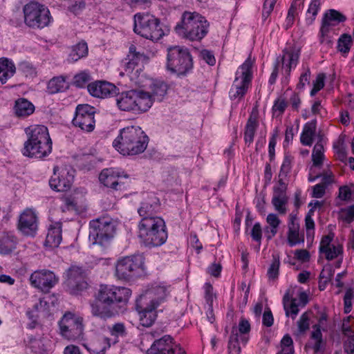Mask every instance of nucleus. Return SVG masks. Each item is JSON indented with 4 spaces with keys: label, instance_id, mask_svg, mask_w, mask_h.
I'll list each match as a JSON object with an SVG mask.
<instances>
[{
    "label": "nucleus",
    "instance_id": "nucleus-1",
    "mask_svg": "<svg viewBox=\"0 0 354 354\" xmlns=\"http://www.w3.org/2000/svg\"><path fill=\"white\" fill-rule=\"evenodd\" d=\"M24 132L27 138L21 149L24 156L43 159L51 153L53 142L46 126L31 124L24 129Z\"/></svg>",
    "mask_w": 354,
    "mask_h": 354
},
{
    "label": "nucleus",
    "instance_id": "nucleus-2",
    "mask_svg": "<svg viewBox=\"0 0 354 354\" xmlns=\"http://www.w3.org/2000/svg\"><path fill=\"white\" fill-rule=\"evenodd\" d=\"M148 142V136L140 127L129 126L120 131L113 147L123 156H135L143 153Z\"/></svg>",
    "mask_w": 354,
    "mask_h": 354
},
{
    "label": "nucleus",
    "instance_id": "nucleus-3",
    "mask_svg": "<svg viewBox=\"0 0 354 354\" xmlns=\"http://www.w3.org/2000/svg\"><path fill=\"white\" fill-rule=\"evenodd\" d=\"M175 29L184 38L190 41H199L207 34L209 23L199 13L185 11Z\"/></svg>",
    "mask_w": 354,
    "mask_h": 354
},
{
    "label": "nucleus",
    "instance_id": "nucleus-4",
    "mask_svg": "<svg viewBox=\"0 0 354 354\" xmlns=\"http://www.w3.org/2000/svg\"><path fill=\"white\" fill-rule=\"evenodd\" d=\"M138 237L147 246L162 245L167 239L164 220L159 216L142 218L138 224Z\"/></svg>",
    "mask_w": 354,
    "mask_h": 354
},
{
    "label": "nucleus",
    "instance_id": "nucleus-5",
    "mask_svg": "<svg viewBox=\"0 0 354 354\" xmlns=\"http://www.w3.org/2000/svg\"><path fill=\"white\" fill-rule=\"evenodd\" d=\"M118 220L104 214L89 223V239L93 244L106 246L114 237Z\"/></svg>",
    "mask_w": 354,
    "mask_h": 354
},
{
    "label": "nucleus",
    "instance_id": "nucleus-6",
    "mask_svg": "<svg viewBox=\"0 0 354 354\" xmlns=\"http://www.w3.org/2000/svg\"><path fill=\"white\" fill-rule=\"evenodd\" d=\"M116 104L119 109L142 113L150 109V97L142 92V88L132 89L116 95Z\"/></svg>",
    "mask_w": 354,
    "mask_h": 354
},
{
    "label": "nucleus",
    "instance_id": "nucleus-7",
    "mask_svg": "<svg viewBox=\"0 0 354 354\" xmlns=\"http://www.w3.org/2000/svg\"><path fill=\"white\" fill-rule=\"evenodd\" d=\"M133 30L141 37L151 41H158L165 35L160 20L148 13H137L134 15Z\"/></svg>",
    "mask_w": 354,
    "mask_h": 354
},
{
    "label": "nucleus",
    "instance_id": "nucleus-8",
    "mask_svg": "<svg viewBox=\"0 0 354 354\" xmlns=\"http://www.w3.org/2000/svg\"><path fill=\"white\" fill-rule=\"evenodd\" d=\"M23 12L25 24L32 28H44L52 21L48 8L36 1L26 4Z\"/></svg>",
    "mask_w": 354,
    "mask_h": 354
},
{
    "label": "nucleus",
    "instance_id": "nucleus-9",
    "mask_svg": "<svg viewBox=\"0 0 354 354\" xmlns=\"http://www.w3.org/2000/svg\"><path fill=\"white\" fill-rule=\"evenodd\" d=\"M167 67L178 75H185L192 68V59L188 50L174 46L167 48Z\"/></svg>",
    "mask_w": 354,
    "mask_h": 354
},
{
    "label": "nucleus",
    "instance_id": "nucleus-10",
    "mask_svg": "<svg viewBox=\"0 0 354 354\" xmlns=\"http://www.w3.org/2000/svg\"><path fill=\"white\" fill-rule=\"evenodd\" d=\"M253 62L248 58L237 69L234 82L229 92L231 100H240L246 93L252 77Z\"/></svg>",
    "mask_w": 354,
    "mask_h": 354
},
{
    "label": "nucleus",
    "instance_id": "nucleus-11",
    "mask_svg": "<svg viewBox=\"0 0 354 354\" xmlns=\"http://www.w3.org/2000/svg\"><path fill=\"white\" fill-rule=\"evenodd\" d=\"M61 335L68 340H76L84 333L83 318L75 313H66L59 322Z\"/></svg>",
    "mask_w": 354,
    "mask_h": 354
},
{
    "label": "nucleus",
    "instance_id": "nucleus-12",
    "mask_svg": "<svg viewBox=\"0 0 354 354\" xmlns=\"http://www.w3.org/2000/svg\"><path fill=\"white\" fill-rule=\"evenodd\" d=\"M144 264L141 255H133L119 259L115 264V275L120 279L129 280L134 277Z\"/></svg>",
    "mask_w": 354,
    "mask_h": 354
},
{
    "label": "nucleus",
    "instance_id": "nucleus-13",
    "mask_svg": "<svg viewBox=\"0 0 354 354\" xmlns=\"http://www.w3.org/2000/svg\"><path fill=\"white\" fill-rule=\"evenodd\" d=\"M131 294V291L128 288L101 285L97 299L104 304L111 305L115 302H126Z\"/></svg>",
    "mask_w": 354,
    "mask_h": 354
},
{
    "label": "nucleus",
    "instance_id": "nucleus-14",
    "mask_svg": "<svg viewBox=\"0 0 354 354\" xmlns=\"http://www.w3.org/2000/svg\"><path fill=\"white\" fill-rule=\"evenodd\" d=\"M29 281L34 288L48 293L57 283L58 277L53 272L44 269L33 272L29 277Z\"/></svg>",
    "mask_w": 354,
    "mask_h": 354
},
{
    "label": "nucleus",
    "instance_id": "nucleus-15",
    "mask_svg": "<svg viewBox=\"0 0 354 354\" xmlns=\"http://www.w3.org/2000/svg\"><path fill=\"white\" fill-rule=\"evenodd\" d=\"M54 173L49 180L51 189L57 192H66L71 187L74 178V171L67 167H54Z\"/></svg>",
    "mask_w": 354,
    "mask_h": 354
},
{
    "label": "nucleus",
    "instance_id": "nucleus-16",
    "mask_svg": "<svg viewBox=\"0 0 354 354\" xmlns=\"http://www.w3.org/2000/svg\"><path fill=\"white\" fill-rule=\"evenodd\" d=\"M94 108L88 104L78 105L73 120L74 126L86 132H91L95 128Z\"/></svg>",
    "mask_w": 354,
    "mask_h": 354
},
{
    "label": "nucleus",
    "instance_id": "nucleus-17",
    "mask_svg": "<svg viewBox=\"0 0 354 354\" xmlns=\"http://www.w3.org/2000/svg\"><path fill=\"white\" fill-rule=\"evenodd\" d=\"M128 176L118 168H107L103 169L99 176V180L105 187L114 190H122L126 188L124 179Z\"/></svg>",
    "mask_w": 354,
    "mask_h": 354
},
{
    "label": "nucleus",
    "instance_id": "nucleus-18",
    "mask_svg": "<svg viewBox=\"0 0 354 354\" xmlns=\"http://www.w3.org/2000/svg\"><path fill=\"white\" fill-rule=\"evenodd\" d=\"M67 277L66 283L70 294L79 295L87 288L88 283L84 279L85 273L81 267L71 266L67 271Z\"/></svg>",
    "mask_w": 354,
    "mask_h": 354
},
{
    "label": "nucleus",
    "instance_id": "nucleus-19",
    "mask_svg": "<svg viewBox=\"0 0 354 354\" xmlns=\"http://www.w3.org/2000/svg\"><path fill=\"white\" fill-rule=\"evenodd\" d=\"M147 354H186L185 351L179 344L173 341L169 335L154 341L147 350Z\"/></svg>",
    "mask_w": 354,
    "mask_h": 354
},
{
    "label": "nucleus",
    "instance_id": "nucleus-20",
    "mask_svg": "<svg viewBox=\"0 0 354 354\" xmlns=\"http://www.w3.org/2000/svg\"><path fill=\"white\" fill-rule=\"evenodd\" d=\"M319 250L322 257L330 261L342 255L343 246L337 240H334V234L329 233L322 236Z\"/></svg>",
    "mask_w": 354,
    "mask_h": 354
},
{
    "label": "nucleus",
    "instance_id": "nucleus-21",
    "mask_svg": "<svg viewBox=\"0 0 354 354\" xmlns=\"http://www.w3.org/2000/svg\"><path fill=\"white\" fill-rule=\"evenodd\" d=\"M102 332L93 331L88 342L83 344L91 354H105L112 346L109 337Z\"/></svg>",
    "mask_w": 354,
    "mask_h": 354
},
{
    "label": "nucleus",
    "instance_id": "nucleus-22",
    "mask_svg": "<svg viewBox=\"0 0 354 354\" xmlns=\"http://www.w3.org/2000/svg\"><path fill=\"white\" fill-rule=\"evenodd\" d=\"M286 189L287 186L282 178H280L277 185L273 187L271 203L275 211L281 215H284L287 212L288 197L286 194Z\"/></svg>",
    "mask_w": 354,
    "mask_h": 354
},
{
    "label": "nucleus",
    "instance_id": "nucleus-23",
    "mask_svg": "<svg viewBox=\"0 0 354 354\" xmlns=\"http://www.w3.org/2000/svg\"><path fill=\"white\" fill-rule=\"evenodd\" d=\"M19 230L26 236H33L37 230V216L32 209H25L19 216Z\"/></svg>",
    "mask_w": 354,
    "mask_h": 354
},
{
    "label": "nucleus",
    "instance_id": "nucleus-24",
    "mask_svg": "<svg viewBox=\"0 0 354 354\" xmlns=\"http://www.w3.org/2000/svg\"><path fill=\"white\" fill-rule=\"evenodd\" d=\"M167 295V289L165 286L156 285L147 289L139 299L145 304H151L155 308L165 300Z\"/></svg>",
    "mask_w": 354,
    "mask_h": 354
},
{
    "label": "nucleus",
    "instance_id": "nucleus-25",
    "mask_svg": "<svg viewBox=\"0 0 354 354\" xmlns=\"http://www.w3.org/2000/svg\"><path fill=\"white\" fill-rule=\"evenodd\" d=\"M87 88L89 93L95 97H110L118 93L117 87L107 82H95L88 84Z\"/></svg>",
    "mask_w": 354,
    "mask_h": 354
},
{
    "label": "nucleus",
    "instance_id": "nucleus-26",
    "mask_svg": "<svg viewBox=\"0 0 354 354\" xmlns=\"http://www.w3.org/2000/svg\"><path fill=\"white\" fill-rule=\"evenodd\" d=\"M136 308L138 312L140 324L145 327H150L156 319L157 308L151 304H145L140 299H138Z\"/></svg>",
    "mask_w": 354,
    "mask_h": 354
},
{
    "label": "nucleus",
    "instance_id": "nucleus-27",
    "mask_svg": "<svg viewBox=\"0 0 354 354\" xmlns=\"http://www.w3.org/2000/svg\"><path fill=\"white\" fill-rule=\"evenodd\" d=\"M168 86L161 81H150L147 90L142 89V92L147 94L151 100L150 108L154 101L161 102L167 94Z\"/></svg>",
    "mask_w": 354,
    "mask_h": 354
},
{
    "label": "nucleus",
    "instance_id": "nucleus-28",
    "mask_svg": "<svg viewBox=\"0 0 354 354\" xmlns=\"http://www.w3.org/2000/svg\"><path fill=\"white\" fill-rule=\"evenodd\" d=\"M160 207V202L158 198L154 194H148L144 198L143 201L138 212L140 216L153 217L152 214L156 212Z\"/></svg>",
    "mask_w": 354,
    "mask_h": 354
},
{
    "label": "nucleus",
    "instance_id": "nucleus-29",
    "mask_svg": "<svg viewBox=\"0 0 354 354\" xmlns=\"http://www.w3.org/2000/svg\"><path fill=\"white\" fill-rule=\"evenodd\" d=\"M18 244L17 236L11 232H0V254L6 256L11 254Z\"/></svg>",
    "mask_w": 354,
    "mask_h": 354
},
{
    "label": "nucleus",
    "instance_id": "nucleus-30",
    "mask_svg": "<svg viewBox=\"0 0 354 354\" xmlns=\"http://www.w3.org/2000/svg\"><path fill=\"white\" fill-rule=\"evenodd\" d=\"M283 53L281 58L282 68L287 74H290L291 70L297 65L299 50L295 47H290L283 50Z\"/></svg>",
    "mask_w": 354,
    "mask_h": 354
},
{
    "label": "nucleus",
    "instance_id": "nucleus-31",
    "mask_svg": "<svg viewBox=\"0 0 354 354\" xmlns=\"http://www.w3.org/2000/svg\"><path fill=\"white\" fill-rule=\"evenodd\" d=\"M128 62L124 65L125 72L131 73L135 66L138 65L140 62H144L147 60V57L140 51H138L134 45H131L128 55Z\"/></svg>",
    "mask_w": 354,
    "mask_h": 354
},
{
    "label": "nucleus",
    "instance_id": "nucleus-32",
    "mask_svg": "<svg viewBox=\"0 0 354 354\" xmlns=\"http://www.w3.org/2000/svg\"><path fill=\"white\" fill-rule=\"evenodd\" d=\"M35 110V105L26 98H19L15 102L14 113L18 118H26L31 115Z\"/></svg>",
    "mask_w": 354,
    "mask_h": 354
},
{
    "label": "nucleus",
    "instance_id": "nucleus-33",
    "mask_svg": "<svg viewBox=\"0 0 354 354\" xmlns=\"http://www.w3.org/2000/svg\"><path fill=\"white\" fill-rule=\"evenodd\" d=\"M62 240L61 224L55 223L48 228L44 245L50 248H57Z\"/></svg>",
    "mask_w": 354,
    "mask_h": 354
},
{
    "label": "nucleus",
    "instance_id": "nucleus-34",
    "mask_svg": "<svg viewBox=\"0 0 354 354\" xmlns=\"http://www.w3.org/2000/svg\"><path fill=\"white\" fill-rule=\"evenodd\" d=\"M16 73V67L14 62L7 58H0V82L6 84Z\"/></svg>",
    "mask_w": 354,
    "mask_h": 354
},
{
    "label": "nucleus",
    "instance_id": "nucleus-35",
    "mask_svg": "<svg viewBox=\"0 0 354 354\" xmlns=\"http://www.w3.org/2000/svg\"><path fill=\"white\" fill-rule=\"evenodd\" d=\"M345 20L346 17L341 12L334 9H330L324 12L322 23L335 28L337 26Z\"/></svg>",
    "mask_w": 354,
    "mask_h": 354
},
{
    "label": "nucleus",
    "instance_id": "nucleus-36",
    "mask_svg": "<svg viewBox=\"0 0 354 354\" xmlns=\"http://www.w3.org/2000/svg\"><path fill=\"white\" fill-rule=\"evenodd\" d=\"M316 128L315 120H311L304 124L300 136V141L303 145H312L316 133Z\"/></svg>",
    "mask_w": 354,
    "mask_h": 354
},
{
    "label": "nucleus",
    "instance_id": "nucleus-37",
    "mask_svg": "<svg viewBox=\"0 0 354 354\" xmlns=\"http://www.w3.org/2000/svg\"><path fill=\"white\" fill-rule=\"evenodd\" d=\"M259 127L257 118L250 115L245 127L244 141L247 145H250L253 141L256 131Z\"/></svg>",
    "mask_w": 354,
    "mask_h": 354
},
{
    "label": "nucleus",
    "instance_id": "nucleus-38",
    "mask_svg": "<svg viewBox=\"0 0 354 354\" xmlns=\"http://www.w3.org/2000/svg\"><path fill=\"white\" fill-rule=\"evenodd\" d=\"M102 331L107 330L111 335V337H109V340L112 345L117 344L119 342L120 337L126 336V328L122 323H116L112 326H104L102 328Z\"/></svg>",
    "mask_w": 354,
    "mask_h": 354
},
{
    "label": "nucleus",
    "instance_id": "nucleus-39",
    "mask_svg": "<svg viewBox=\"0 0 354 354\" xmlns=\"http://www.w3.org/2000/svg\"><path fill=\"white\" fill-rule=\"evenodd\" d=\"M283 307L286 315L291 317L295 319L299 311V304L297 298H290L288 293H286L283 298Z\"/></svg>",
    "mask_w": 354,
    "mask_h": 354
},
{
    "label": "nucleus",
    "instance_id": "nucleus-40",
    "mask_svg": "<svg viewBox=\"0 0 354 354\" xmlns=\"http://www.w3.org/2000/svg\"><path fill=\"white\" fill-rule=\"evenodd\" d=\"M266 222L269 227L265 229V234L268 239H271L277 233L278 227L281 224V220L277 214L270 213L267 216Z\"/></svg>",
    "mask_w": 354,
    "mask_h": 354
},
{
    "label": "nucleus",
    "instance_id": "nucleus-41",
    "mask_svg": "<svg viewBox=\"0 0 354 354\" xmlns=\"http://www.w3.org/2000/svg\"><path fill=\"white\" fill-rule=\"evenodd\" d=\"M68 87L66 79L63 76H58L52 78L48 84L47 89L51 94L63 92Z\"/></svg>",
    "mask_w": 354,
    "mask_h": 354
},
{
    "label": "nucleus",
    "instance_id": "nucleus-42",
    "mask_svg": "<svg viewBox=\"0 0 354 354\" xmlns=\"http://www.w3.org/2000/svg\"><path fill=\"white\" fill-rule=\"evenodd\" d=\"M336 30L335 28L330 27L322 23L319 30V42L321 44L330 46L334 40V37L336 35Z\"/></svg>",
    "mask_w": 354,
    "mask_h": 354
},
{
    "label": "nucleus",
    "instance_id": "nucleus-43",
    "mask_svg": "<svg viewBox=\"0 0 354 354\" xmlns=\"http://www.w3.org/2000/svg\"><path fill=\"white\" fill-rule=\"evenodd\" d=\"M88 46L84 41H81L72 47L71 52L68 55V59L75 62L85 57L88 55Z\"/></svg>",
    "mask_w": 354,
    "mask_h": 354
},
{
    "label": "nucleus",
    "instance_id": "nucleus-44",
    "mask_svg": "<svg viewBox=\"0 0 354 354\" xmlns=\"http://www.w3.org/2000/svg\"><path fill=\"white\" fill-rule=\"evenodd\" d=\"M48 340L44 337H31L28 347L34 354H44L47 350Z\"/></svg>",
    "mask_w": 354,
    "mask_h": 354
},
{
    "label": "nucleus",
    "instance_id": "nucleus-45",
    "mask_svg": "<svg viewBox=\"0 0 354 354\" xmlns=\"http://www.w3.org/2000/svg\"><path fill=\"white\" fill-rule=\"evenodd\" d=\"M325 158L324 146L322 141L317 142L313 149L312 153V160L313 166L310 168V171L315 167H319L323 165L324 160Z\"/></svg>",
    "mask_w": 354,
    "mask_h": 354
},
{
    "label": "nucleus",
    "instance_id": "nucleus-46",
    "mask_svg": "<svg viewBox=\"0 0 354 354\" xmlns=\"http://www.w3.org/2000/svg\"><path fill=\"white\" fill-rule=\"evenodd\" d=\"M91 313L94 316H97L103 319L110 318L118 313V311L112 308L106 306H100L99 305L92 304Z\"/></svg>",
    "mask_w": 354,
    "mask_h": 354
},
{
    "label": "nucleus",
    "instance_id": "nucleus-47",
    "mask_svg": "<svg viewBox=\"0 0 354 354\" xmlns=\"http://www.w3.org/2000/svg\"><path fill=\"white\" fill-rule=\"evenodd\" d=\"M240 337L237 333L236 328H232V333L230 336L228 342V353L229 354H240L241 346L239 345Z\"/></svg>",
    "mask_w": 354,
    "mask_h": 354
},
{
    "label": "nucleus",
    "instance_id": "nucleus-48",
    "mask_svg": "<svg viewBox=\"0 0 354 354\" xmlns=\"http://www.w3.org/2000/svg\"><path fill=\"white\" fill-rule=\"evenodd\" d=\"M321 0H311L306 12V21L312 24L320 9Z\"/></svg>",
    "mask_w": 354,
    "mask_h": 354
},
{
    "label": "nucleus",
    "instance_id": "nucleus-49",
    "mask_svg": "<svg viewBox=\"0 0 354 354\" xmlns=\"http://www.w3.org/2000/svg\"><path fill=\"white\" fill-rule=\"evenodd\" d=\"M322 329L317 326H313V330L311 332V339L314 341L313 350L315 353H318L321 351L323 346V338H322Z\"/></svg>",
    "mask_w": 354,
    "mask_h": 354
},
{
    "label": "nucleus",
    "instance_id": "nucleus-50",
    "mask_svg": "<svg viewBox=\"0 0 354 354\" xmlns=\"http://www.w3.org/2000/svg\"><path fill=\"white\" fill-rule=\"evenodd\" d=\"M272 261L268 270V276L270 279H275L278 277L280 266V257L278 253L272 254Z\"/></svg>",
    "mask_w": 354,
    "mask_h": 354
},
{
    "label": "nucleus",
    "instance_id": "nucleus-51",
    "mask_svg": "<svg viewBox=\"0 0 354 354\" xmlns=\"http://www.w3.org/2000/svg\"><path fill=\"white\" fill-rule=\"evenodd\" d=\"M301 242H304V239L300 236L299 227H295L294 225L288 228V243L290 246H295Z\"/></svg>",
    "mask_w": 354,
    "mask_h": 354
},
{
    "label": "nucleus",
    "instance_id": "nucleus-52",
    "mask_svg": "<svg viewBox=\"0 0 354 354\" xmlns=\"http://www.w3.org/2000/svg\"><path fill=\"white\" fill-rule=\"evenodd\" d=\"M237 333L239 332L241 333L240 340L243 344H245L248 341V337L247 334L250 331V324L249 322L245 319H241L239 322Z\"/></svg>",
    "mask_w": 354,
    "mask_h": 354
},
{
    "label": "nucleus",
    "instance_id": "nucleus-53",
    "mask_svg": "<svg viewBox=\"0 0 354 354\" xmlns=\"http://www.w3.org/2000/svg\"><path fill=\"white\" fill-rule=\"evenodd\" d=\"M338 197L342 201H352L354 199V184L341 186L339 188Z\"/></svg>",
    "mask_w": 354,
    "mask_h": 354
},
{
    "label": "nucleus",
    "instance_id": "nucleus-54",
    "mask_svg": "<svg viewBox=\"0 0 354 354\" xmlns=\"http://www.w3.org/2000/svg\"><path fill=\"white\" fill-rule=\"evenodd\" d=\"M298 10H300L299 3H292L283 25L285 29L288 30L292 27L295 21V17L297 15Z\"/></svg>",
    "mask_w": 354,
    "mask_h": 354
},
{
    "label": "nucleus",
    "instance_id": "nucleus-55",
    "mask_svg": "<svg viewBox=\"0 0 354 354\" xmlns=\"http://www.w3.org/2000/svg\"><path fill=\"white\" fill-rule=\"evenodd\" d=\"M351 37L350 35L346 34L342 35L338 40V50L343 53H348L351 48Z\"/></svg>",
    "mask_w": 354,
    "mask_h": 354
},
{
    "label": "nucleus",
    "instance_id": "nucleus-56",
    "mask_svg": "<svg viewBox=\"0 0 354 354\" xmlns=\"http://www.w3.org/2000/svg\"><path fill=\"white\" fill-rule=\"evenodd\" d=\"M46 305V302L43 301L42 299H39L37 302H36L33 305V308L28 310L26 312V315L29 319L35 322L37 318L38 317V315L36 313H38L41 310V309Z\"/></svg>",
    "mask_w": 354,
    "mask_h": 354
},
{
    "label": "nucleus",
    "instance_id": "nucleus-57",
    "mask_svg": "<svg viewBox=\"0 0 354 354\" xmlns=\"http://www.w3.org/2000/svg\"><path fill=\"white\" fill-rule=\"evenodd\" d=\"M90 80L91 77L89 73L86 71H83L75 75L73 83L76 86L82 88L85 86Z\"/></svg>",
    "mask_w": 354,
    "mask_h": 354
},
{
    "label": "nucleus",
    "instance_id": "nucleus-58",
    "mask_svg": "<svg viewBox=\"0 0 354 354\" xmlns=\"http://www.w3.org/2000/svg\"><path fill=\"white\" fill-rule=\"evenodd\" d=\"M66 6L68 10L75 15H77L85 7L82 0H67Z\"/></svg>",
    "mask_w": 354,
    "mask_h": 354
},
{
    "label": "nucleus",
    "instance_id": "nucleus-59",
    "mask_svg": "<svg viewBox=\"0 0 354 354\" xmlns=\"http://www.w3.org/2000/svg\"><path fill=\"white\" fill-rule=\"evenodd\" d=\"M339 216L344 222L351 223L354 220V205L342 209L339 213Z\"/></svg>",
    "mask_w": 354,
    "mask_h": 354
},
{
    "label": "nucleus",
    "instance_id": "nucleus-60",
    "mask_svg": "<svg viewBox=\"0 0 354 354\" xmlns=\"http://www.w3.org/2000/svg\"><path fill=\"white\" fill-rule=\"evenodd\" d=\"M310 317L307 313H303L297 321L298 330L300 333L306 332L310 326Z\"/></svg>",
    "mask_w": 354,
    "mask_h": 354
},
{
    "label": "nucleus",
    "instance_id": "nucleus-61",
    "mask_svg": "<svg viewBox=\"0 0 354 354\" xmlns=\"http://www.w3.org/2000/svg\"><path fill=\"white\" fill-rule=\"evenodd\" d=\"M287 107V102L285 98L282 97H279L277 98L272 106V111L274 113H278L279 115H281Z\"/></svg>",
    "mask_w": 354,
    "mask_h": 354
},
{
    "label": "nucleus",
    "instance_id": "nucleus-62",
    "mask_svg": "<svg viewBox=\"0 0 354 354\" xmlns=\"http://www.w3.org/2000/svg\"><path fill=\"white\" fill-rule=\"evenodd\" d=\"M325 76L324 74H319L315 80L313 82V87L310 91V95L314 96L318 91H319L324 86Z\"/></svg>",
    "mask_w": 354,
    "mask_h": 354
},
{
    "label": "nucleus",
    "instance_id": "nucleus-63",
    "mask_svg": "<svg viewBox=\"0 0 354 354\" xmlns=\"http://www.w3.org/2000/svg\"><path fill=\"white\" fill-rule=\"evenodd\" d=\"M276 1L277 0H265L262 12V17L264 20H266L272 12Z\"/></svg>",
    "mask_w": 354,
    "mask_h": 354
},
{
    "label": "nucleus",
    "instance_id": "nucleus-64",
    "mask_svg": "<svg viewBox=\"0 0 354 354\" xmlns=\"http://www.w3.org/2000/svg\"><path fill=\"white\" fill-rule=\"evenodd\" d=\"M292 158L290 156H286L283 159L279 172V177L286 176L291 169Z\"/></svg>",
    "mask_w": 354,
    "mask_h": 354
}]
</instances>
